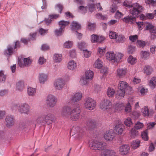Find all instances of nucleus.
I'll return each mask as SVG.
<instances>
[{
    "mask_svg": "<svg viewBox=\"0 0 156 156\" xmlns=\"http://www.w3.org/2000/svg\"><path fill=\"white\" fill-rule=\"evenodd\" d=\"M124 128V126L119 122L114 127V129L119 135H121L123 133Z\"/></svg>",
    "mask_w": 156,
    "mask_h": 156,
    "instance_id": "a211bd4d",
    "label": "nucleus"
},
{
    "mask_svg": "<svg viewBox=\"0 0 156 156\" xmlns=\"http://www.w3.org/2000/svg\"><path fill=\"white\" fill-rule=\"evenodd\" d=\"M81 25L76 22L73 21L71 25L70 28L73 30L77 31L81 28Z\"/></svg>",
    "mask_w": 156,
    "mask_h": 156,
    "instance_id": "393cba45",
    "label": "nucleus"
},
{
    "mask_svg": "<svg viewBox=\"0 0 156 156\" xmlns=\"http://www.w3.org/2000/svg\"><path fill=\"white\" fill-rule=\"evenodd\" d=\"M88 29L90 30H94L96 24L94 23H91L90 22H88Z\"/></svg>",
    "mask_w": 156,
    "mask_h": 156,
    "instance_id": "5fc2aeb1",
    "label": "nucleus"
},
{
    "mask_svg": "<svg viewBox=\"0 0 156 156\" xmlns=\"http://www.w3.org/2000/svg\"><path fill=\"white\" fill-rule=\"evenodd\" d=\"M78 47L81 50H84L87 46V44L84 42H81L78 44Z\"/></svg>",
    "mask_w": 156,
    "mask_h": 156,
    "instance_id": "4d7b16f0",
    "label": "nucleus"
},
{
    "mask_svg": "<svg viewBox=\"0 0 156 156\" xmlns=\"http://www.w3.org/2000/svg\"><path fill=\"white\" fill-rule=\"evenodd\" d=\"M134 128H132L131 131V136L132 137H134L138 134V132Z\"/></svg>",
    "mask_w": 156,
    "mask_h": 156,
    "instance_id": "69168bd1",
    "label": "nucleus"
},
{
    "mask_svg": "<svg viewBox=\"0 0 156 156\" xmlns=\"http://www.w3.org/2000/svg\"><path fill=\"white\" fill-rule=\"evenodd\" d=\"M89 80V79L86 78V77L83 76L80 79V82L81 85H85L87 84Z\"/></svg>",
    "mask_w": 156,
    "mask_h": 156,
    "instance_id": "79ce46f5",
    "label": "nucleus"
},
{
    "mask_svg": "<svg viewBox=\"0 0 156 156\" xmlns=\"http://www.w3.org/2000/svg\"><path fill=\"white\" fill-rule=\"evenodd\" d=\"M94 73L92 71L88 70L86 71L85 73L84 76L86 77V78L89 80H91L93 77Z\"/></svg>",
    "mask_w": 156,
    "mask_h": 156,
    "instance_id": "bb28decb",
    "label": "nucleus"
},
{
    "mask_svg": "<svg viewBox=\"0 0 156 156\" xmlns=\"http://www.w3.org/2000/svg\"><path fill=\"white\" fill-rule=\"evenodd\" d=\"M141 136L142 138L144 140H147L148 139V137L147 134V131L145 130L143 131L141 134Z\"/></svg>",
    "mask_w": 156,
    "mask_h": 156,
    "instance_id": "c03bdc74",
    "label": "nucleus"
},
{
    "mask_svg": "<svg viewBox=\"0 0 156 156\" xmlns=\"http://www.w3.org/2000/svg\"><path fill=\"white\" fill-rule=\"evenodd\" d=\"M6 125L7 127L13 125L14 123L15 119L14 117L11 115H7L5 118Z\"/></svg>",
    "mask_w": 156,
    "mask_h": 156,
    "instance_id": "f3484780",
    "label": "nucleus"
},
{
    "mask_svg": "<svg viewBox=\"0 0 156 156\" xmlns=\"http://www.w3.org/2000/svg\"><path fill=\"white\" fill-rule=\"evenodd\" d=\"M85 127L80 128L78 126H73L70 131L71 133L76 134V137L79 139L82 138L86 134Z\"/></svg>",
    "mask_w": 156,
    "mask_h": 156,
    "instance_id": "39448f33",
    "label": "nucleus"
},
{
    "mask_svg": "<svg viewBox=\"0 0 156 156\" xmlns=\"http://www.w3.org/2000/svg\"><path fill=\"white\" fill-rule=\"evenodd\" d=\"M141 57L144 59L148 58L150 53L148 51H141L140 53Z\"/></svg>",
    "mask_w": 156,
    "mask_h": 156,
    "instance_id": "c756f323",
    "label": "nucleus"
},
{
    "mask_svg": "<svg viewBox=\"0 0 156 156\" xmlns=\"http://www.w3.org/2000/svg\"><path fill=\"white\" fill-rule=\"evenodd\" d=\"M124 124L127 126H130L133 124L131 119L130 118L126 119L124 121Z\"/></svg>",
    "mask_w": 156,
    "mask_h": 156,
    "instance_id": "49530a36",
    "label": "nucleus"
},
{
    "mask_svg": "<svg viewBox=\"0 0 156 156\" xmlns=\"http://www.w3.org/2000/svg\"><path fill=\"white\" fill-rule=\"evenodd\" d=\"M26 86V85L25 84L23 81H19L16 83V89L19 91H21L25 88Z\"/></svg>",
    "mask_w": 156,
    "mask_h": 156,
    "instance_id": "412c9836",
    "label": "nucleus"
},
{
    "mask_svg": "<svg viewBox=\"0 0 156 156\" xmlns=\"http://www.w3.org/2000/svg\"><path fill=\"white\" fill-rule=\"evenodd\" d=\"M23 64L22 61L18 58V64L20 66L22 67L24 66H28L30 65L31 63V60L30 59L29 57L23 58Z\"/></svg>",
    "mask_w": 156,
    "mask_h": 156,
    "instance_id": "dca6fc26",
    "label": "nucleus"
},
{
    "mask_svg": "<svg viewBox=\"0 0 156 156\" xmlns=\"http://www.w3.org/2000/svg\"><path fill=\"white\" fill-rule=\"evenodd\" d=\"M140 115V114L139 112L134 111L132 112L131 116L133 117L134 119H136L139 117Z\"/></svg>",
    "mask_w": 156,
    "mask_h": 156,
    "instance_id": "bf43d9fd",
    "label": "nucleus"
},
{
    "mask_svg": "<svg viewBox=\"0 0 156 156\" xmlns=\"http://www.w3.org/2000/svg\"><path fill=\"white\" fill-rule=\"evenodd\" d=\"M91 41L93 43H96L99 41V36L96 34H93L91 36Z\"/></svg>",
    "mask_w": 156,
    "mask_h": 156,
    "instance_id": "a19ab883",
    "label": "nucleus"
},
{
    "mask_svg": "<svg viewBox=\"0 0 156 156\" xmlns=\"http://www.w3.org/2000/svg\"><path fill=\"white\" fill-rule=\"evenodd\" d=\"M62 60L61 54H55L54 56V61L55 62H60Z\"/></svg>",
    "mask_w": 156,
    "mask_h": 156,
    "instance_id": "473e14b6",
    "label": "nucleus"
},
{
    "mask_svg": "<svg viewBox=\"0 0 156 156\" xmlns=\"http://www.w3.org/2000/svg\"><path fill=\"white\" fill-rule=\"evenodd\" d=\"M142 112L144 116H148L149 115V108L148 106H145L142 110Z\"/></svg>",
    "mask_w": 156,
    "mask_h": 156,
    "instance_id": "4c0bfd02",
    "label": "nucleus"
},
{
    "mask_svg": "<svg viewBox=\"0 0 156 156\" xmlns=\"http://www.w3.org/2000/svg\"><path fill=\"white\" fill-rule=\"evenodd\" d=\"M21 44L19 41H17L15 42V45H9L7 49L4 52L5 55H10L14 52L16 51L17 49L20 47Z\"/></svg>",
    "mask_w": 156,
    "mask_h": 156,
    "instance_id": "423d86ee",
    "label": "nucleus"
},
{
    "mask_svg": "<svg viewBox=\"0 0 156 156\" xmlns=\"http://www.w3.org/2000/svg\"><path fill=\"white\" fill-rule=\"evenodd\" d=\"M57 101V98L55 96L50 94L47 97L46 103L48 106L50 108H53L55 105Z\"/></svg>",
    "mask_w": 156,
    "mask_h": 156,
    "instance_id": "9d476101",
    "label": "nucleus"
},
{
    "mask_svg": "<svg viewBox=\"0 0 156 156\" xmlns=\"http://www.w3.org/2000/svg\"><path fill=\"white\" fill-rule=\"evenodd\" d=\"M122 20L126 23L133 24L136 21V18L131 16H128L123 18Z\"/></svg>",
    "mask_w": 156,
    "mask_h": 156,
    "instance_id": "6ab92c4d",
    "label": "nucleus"
},
{
    "mask_svg": "<svg viewBox=\"0 0 156 156\" xmlns=\"http://www.w3.org/2000/svg\"><path fill=\"white\" fill-rule=\"evenodd\" d=\"M149 85L153 88H154L156 86V77H154L151 78L149 82Z\"/></svg>",
    "mask_w": 156,
    "mask_h": 156,
    "instance_id": "58836bf2",
    "label": "nucleus"
},
{
    "mask_svg": "<svg viewBox=\"0 0 156 156\" xmlns=\"http://www.w3.org/2000/svg\"><path fill=\"white\" fill-rule=\"evenodd\" d=\"M54 119V116L53 115L47 112H44L37 118L36 121L39 124L44 126L52 123Z\"/></svg>",
    "mask_w": 156,
    "mask_h": 156,
    "instance_id": "7ed1b4c3",
    "label": "nucleus"
},
{
    "mask_svg": "<svg viewBox=\"0 0 156 156\" xmlns=\"http://www.w3.org/2000/svg\"><path fill=\"white\" fill-rule=\"evenodd\" d=\"M105 48L102 49L99 48L98 49V54L99 57H101L103 55L105 54Z\"/></svg>",
    "mask_w": 156,
    "mask_h": 156,
    "instance_id": "603ef678",
    "label": "nucleus"
},
{
    "mask_svg": "<svg viewBox=\"0 0 156 156\" xmlns=\"http://www.w3.org/2000/svg\"><path fill=\"white\" fill-rule=\"evenodd\" d=\"M130 147L128 145L124 144L119 147V151L122 155L127 154L129 152Z\"/></svg>",
    "mask_w": 156,
    "mask_h": 156,
    "instance_id": "2eb2a0df",
    "label": "nucleus"
},
{
    "mask_svg": "<svg viewBox=\"0 0 156 156\" xmlns=\"http://www.w3.org/2000/svg\"><path fill=\"white\" fill-rule=\"evenodd\" d=\"M36 93L35 88L28 87L27 88V93L29 96H33Z\"/></svg>",
    "mask_w": 156,
    "mask_h": 156,
    "instance_id": "f704fd0d",
    "label": "nucleus"
},
{
    "mask_svg": "<svg viewBox=\"0 0 156 156\" xmlns=\"http://www.w3.org/2000/svg\"><path fill=\"white\" fill-rule=\"evenodd\" d=\"M48 75L47 74L43 73H40L39 80L40 83H44L47 80Z\"/></svg>",
    "mask_w": 156,
    "mask_h": 156,
    "instance_id": "5701e85b",
    "label": "nucleus"
},
{
    "mask_svg": "<svg viewBox=\"0 0 156 156\" xmlns=\"http://www.w3.org/2000/svg\"><path fill=\"white\" fill-rule=\"evenodd\" d=\"M89 12H92L95 9V5L93 3L89 4L87 5Z\"/></svg>",
    "mask_w": 156,
    "mask_h": 156,
    "instance_id": "8fccbe9b",
    "label": "nucleus"
},
{
    "mask_svg": "<svg viewBox=\"0 0 156 156\" xmlns=\"http://www.w3.org/2000/svg\"><path fill=\"white\" fill-rule=\"evenodd\" d=\"M144 72L147 75L151 74L153 71L152 67L150 66H146L144 69Z\"/></svg>",
    "mask_w": 156,
    "mask_h": 156,
    "instance_id": "2f4dec72",
    "label": "nucleus"
},
{
    "mask_svg": "<svg viewBox=\"0 0 156 156\" xmlns=\"http://www.w3.org/2000/svg\"><path fill=\"white\" fill-rule=\"evenodd\" d=\"M19 111L21 113L28 114L30 112L29 106L26 103L22 104L19 106Z\"/></svg>",
    "mask_w": 156,
    "mask_h": 156,
    "instance_id": "ddd939ff",
    "label": "nucleus"
},
{
    "mask_svg": "<svg viewBox=\"0 0 156 156\" xmlns=\"http://www.w3.org/2000/svg\"><path fill=\"white\" fill-rule=\"evenodd\" d=\"M132 7L133 8L130 10L131 14L135 18L138 17L140 12L142 11L143 7L137 3L133 4Z\"/></svg>",
    "mask_w": 156,
    "mask_h": 156,
    "instance_id": "6e6552de",
    "label": "nucleus"
},
{
    "mask_svg": "<svg viewBox=\"0 0 156 156\" xmlns=\"http://www.w3.org/2000/svg\"><path fill=\"white\" fill-rule=\"evenodd\" d=\"M82 94L80 92L76 93L73 96L70 101V105L76 106L77 102L80 101L82 98Z\"/></svg>",
    "mask_w": 156,
    "mask_h": 156,
    "instance_id": "9b49d317",
    "label": "nucleus"
},
{
    "mask_svg": "<svg viewBox=\"0 0 156 156\" xmlns=\"http://www.w3.org/2000/svg\"><path fill=\"white\" fill-rule=\"evenodd\" d=\"M65 85L64 80L62 79H58L55 80L54 86L55 89L60 90L62 89Z\"/></svg>",
    "mask_w": 156,
    "mask_h": 156,
    "instance_id": "4468645a",
    "label": "nucleus"
},
{
    "mask_svg": "<svg viewBox=\"0 0 156 156\" xmlns=\"http://www.w3.org/2000/svg\"><path fill=\"white\" fill-rule=\"evenodd\" d=\"M116 72L118 76L120 78L123 77L126 73V69L125 68H119L117 69Z\"/></svg>",
    "mask_w": 156,
    "mask_h": 156,
    "instance_id": "4be33fe9",
    "label": "nucleus"
},
{
    "mask_svg": "<svg viewBox=\"0 0 156 156\" xmlns=\"http://www.w3.org/2000/svg\"><path fill=\"white\" fill-rule=\"evenodd\" d=\"M94 65L96 68L98 69H100L102 66V62L100 61L99 58H98L97 60L95 61Z\"/></svg>",
    "mask_w": 156,
    "mask_h": 156,
    "instance_id": "a18cd8bd",
    "label": "nucleus"
},
{
    "mask_svg": "<svg viewBox=\"0 0 156 156\" xmlns=\"http://www.w3.org/2000/svg\"><path fill=\"white\" fill-rule=\"evenodd\" d=\"M136 60V59L131 55H130L128 59V62L132 65L135 63Z\"/></svg>",
    "mask_w": 156,
    "mask_h": 156,
    "instance_id": "09e8293b",
    "label": "nucleus"
},
{
    "mask_svg": "<svg viewBox=\"0 0 156 156\" xmlns=\"http://www.w3.org/2000/svg\"><path fill=\"white\" fill-rule=\"evenodd\" d=\"M115 134L112 129L106 131L104 136V138L107 141H111L115 137Z\"/></svg>",
    "mask_w": 156,
    "mask_h": 156,
    "instance_id": "f8f14e48",
    "label": "nucleus"
},
{
    "mask_svg": "<svg viewBox=\"0 0 156 156\" xmlns=\"http://www.w3.org/2000/svg\"><path fill=\"white\" fill-rule=\"evenodd\" d=\"M112 106V102L109 100L107 99H104L102 101L100 105V108L104 111L110 110Z\"/></svg>",
    "mask_w": 156,
    "mask_h": 156,
    "instance_id": "1a4fd4ad",
    "label": "nucleus"
},
{
    "mask_svg": "<svg viewBox=\"0 0 156 156\" xmlns=\"http://www.w3.org/2000/svg\"><path fill=\"white\" fill-rule=\"evenodd\" d=\"M106 58L109 60L114 62L115 58V55L113 52H108L106 55Z\"/></svg>",
    "mask_w": 156,
    "mask_h": 156,
    "instance_id": "b1692460",
    "label": "nucleus"
},
{
    "mask_svg": "<svg viewBox=\"0 0 156 156\" xmlns=\"http://www.w3.org/2000/svg\"><path fill=\"white\" fill-rule=\"evenodd\" d=\"M95 16L98 19L104 20L106 19V16H105L103 15L101 13H98L96 14Z\"/></svg>",
    "mask_w": 156,
    "mask_h": 156,
    "instance_id": "e2e57ef3",
    "label": "nucleus"
},
{
    "mask_svg": "<svg viewBox=\"0 0 156 156\" xmlns=\"http://www.w3.org/2000/svg\"><path fill=\"white\" fill-rule=\"evenodd\" d=\"M154 16V14L153 13H146V17L147 19H153Z\"/></svg>",
    "mask_w": 156,
    "mask_h": 156,
    "instance_id": "338daca9",
    "label": "nucleus"
},
{
    "mask_svg": "<svg viewBox=\"0 0 156 156\" xmlns=\"http://www.w3.org/2000/svg\"><path fill=\"white\" fill-rule=\"evenodd\" d=\"M84 55L85 57L88 58L90 56L91 52L88 51L87 50H83Z\"/></svg>",
    "mask_w": 156,
    "mask_h": 156,
    "instance_id": "774afa93",
    "label": "nucleus"
},
{
    "mask_svg": "<svg viewBox=\"0 0 156 156\" xmlns=\"http://www.w3.org/2000/svg\"><path fill=\"white\" fill-rule=\"evenodd\" d=\"M118 89L119 90L116 97L119 99L123 98L126 93L129 94L132 89L129 86L128 83L124 81H121L119 82Z\"/></svg>",
    "mask_w": 156,
    "mask_h": 156,
    "instance_id": "f03ea898",
    "label": "nucleus"
},
{
    "mask_svg": "<svg viewBox=\"0 0 156 156\" xmlns=\"http://www.w3.org/2000/svg\"><path fill=\"white\" fill-rule=\"evenodd\" d=\"M77 67V64L76 62L73 60L70 61L68 64V68L72 70H73Z\"/></svg>",
    "mask_w": 156,
    "mask_h": 156,
    "instance_id": "a878e982",
    "label": "nucleus"
},
{
    "mask_svg": "<svg viewBox=\"0 0 156 156\" xmlns=\"http://www.w3.org/2000/svg\"><path fill=\"white\" fill-rule=\"evenodd\" d=\"M64 31V30L62 29L59 28L58 29H56L55 31V34L57 36H59L61 35Z\"/></svg>",
    "mask_w": 156,
    "mask_h": 156,
    "instance_id": "13d9d810",
    "label": "nucleus"
},
{
    "mask_svg": "<svg viewBox=\"0 0 156 156\" xmlns=\"http://www.w3.org/2000/svg\"><path fill=\"white\" fill-rule=\"evenodd\" d=\"M80 110L79 105L76 106H66L63 107L62 112V115L71 120L76 121L80 118Z\"/></svg>",
    "mask_w": 156,
    "mask_h": 156,
    "instance_id": "f257e3e1",
    "label": "nucleus"
},
{
    "mask_svg": "<svg viewBox=\"0 0 156 156\" xmlns=\"http://www.w3.org/2000/svg\"><path fill=\"white\" fill-rule=\"evenodd\" d=\"M56 9H58V12L61 13L63 9V6L60 4H56L55 6Z\"/></svg>",
    "mask_w": 156,
    "mask_h": 156,
    "instance_id": "680f3d73",
    "label": "nucleus"
},
{
    "mask_svg": "<svg viewBox=\"0 0 156 156\" xmlns=\"http://www.w3.org/2000/svg\"><path fill=\"white\" fill-rule=\"evenodd\" d=\"M115 92V90L113 89L108 87L107 92V94L109 97H112L114 96Z\"/></svg>",
    "mask_w": 156,
    "mask_h": 156,
    "instance_id": "7c9ffc66",
    "label": "nucleus"
},
{
    "mask_svg": "<svg viewBox=\"0 0 156 156\" xmlns=\"http://www.w3.org/2000/svg\"><path fill=\"white\" fill-rule=\"evenodd\" d=\"M87 6L84 7L83 6H80L78 8V10L83 14H85L87 12Z\"/></svg>",
    "mask_w": 156,
    "mask_h": 156,
    "instance_id": "37998d69",
    "label": "nucleus"
},
{
    "mask_svg": "<svg viewBox=\"0 0 156 156\" xmlns=\"http://www.w3.org/2000/svg\"><path fill=\"white\" fill-rule=\"evenodd\" d=\"M137 46L140 48H144L145 45L144 41L141 40H138L136 43Z\"/></svg>",
    "mask_w": 156,
    "mask_h": 156,
    "instance_id": "864d4df0",
    "label": "nucleus"
},
{
    "mask_svg": "<svg viewBox=\"0 0 156 156\" xmlns=\"http://www.w3.org/2000/svg\"><path fill=\"white\" fill-rule=\"evenodd\" d=\"M69 24V22L64 21V20H61L58 23V24L60 26V28L64 30L65 27L68 25Z\"/></svg>",
    "mask_w": 156,
    "mask_h": 156,
    "instance_id": "c85d7f7f",
    "label": "nucleus"
},
{
    "mask_svg": "<svg viewBox=\"0 0 156 156\" xmlns=\"http://www.w3.org/2000/svg\"><path fill=\"white\" fill-rule=\"evenodd\" d=\"M89 144L91 149L95 150H103L106 148V144L105 143L98 142L97 140L90 141Z\"/></svg>",
    "mask_w": 156,
    "mask_h": 156,
    "instance_id": "20e7f679",
    "label": "nucleus"
},
{
    "mask_svg": "<svg viewBox=\"0 0 156 156\" xmlns=\"http://www.w3.org/2000/svg\"><path fill=\"white\" fill-rule=\"evenodd\" d=\"M116 153L113 150L107 149L102 153L101 156H116Z\"/></svg>",
    "mask_w": 156,
    "mask_h": 156,
    "instance_id": "aec40b11",
    "label": "nucleus"
},
{
    "mask_svg": "<svg viewBox=\"0 0 156 156\" xmlns=\"http://www.w3.org/2000/svg\"><path fill=\"white\" fill-rule=\"evenodd\" d=\"M109 36L111 38L116 39L117 36V34H116L114 32L111 31L109 33Z\"/></svg>",
    "mask_w": 156,
    "mask_h": 156,
    "instance_id": "0e129e2a",
    "label": "nucleus"
},
{
    "mask_svg": "<svg viewBox=\"0 0 156 156\" xmlns=\"http://www.w3.org/2000/svg\"><path fill=\"white\" fill-rule=\"evenodd\" d=\"M6 79V75L3 73V71H0V83L2 82H4Z\"/></svg>",
    "mask_w": 156,
    "mask_h": 156,
    "instance_id": "6e6d98bb",
    "label": "nucleus"
},
{
    "mask_svg": "<svg viewBox=\"0 0 156 156\" xmlns=\"http://www.w3.org/2000/svg\"><path fill=\"white\" fill-rule=\"evenodd\" d=\"M73 42L70 41H68L66 42L64 44V47L66 48H70L72 47Z\"/></svg>",
    "mask_w": 156,
    "mask_h": 156,
    "instance_id": "3c124183",
    "label": "nucleus"
},
{
    "mask_svg": "<svg viewBox=\"0 0 156 156\" xmlns=\"http://www.w3.org/2000/svg\"><path fill=\"white\" fill-rule=\"evenodd\" d=\"M84 105L86 109L92 110L95 108L96 103L94 99L88 97L84 99Z\"/></svg>",
    "mask_w": 156,
    "mask_h": 156,
    "instance_id": "0eeeda50",
    "label": "nucleus"
},
{
    "mask_svg": "<svg viewBox=\"0 0 156 156\" xmlns=\"http://www.w3.org/2000/svg\"><path fill=\"white\" fill-rule=\"evenodd\" d=\"M123 56V54L121 53H117L115 55V58L114 61V62L117 63L119 62L120 60L122 59Z\"/></svg>",
    "mask_w": 156,
    "mask_h": 156,
    "instance_id": "e433bc0d",
    "label": "nucleus"
},
{
    "mask_svg": "<svg viewBox=\"0 0 156 156\" xmlns=\"http://www.w3.org/2000/svg\"><path fill=\"white\" fill-rule=\"evenodd\" d=\"M119 43H123L125 41L126 39L125 37L122 35H117V36L115 39Z\"/></svg>",
    "mask_w": 156,
    "mask_h": 156,
    "instance_id": "72a5a7b5",
    "label": "nucleus"
},
{
    "mask_svg": "<svg viewBox=\"0 0 156 156\" xmlns=\"http://www.w3.org/2000/svg\"><path fill=\"white\" fill-rule=\"evenodd\" d=\"M131 106L129 103L127 104L125 108V111L127 113H129L131 112Z\"/></svg>",
    "mask_w": 156,
    "mask_h": 156,
    "instance_id": "052dcab7",
    "label": "nucleus"
},
{
    "mask_svg": "<svg viewBox=\"0 0 156 156\" xmlns=\"http://www.w3.org/2000/svg\"><path fill=\"white\" fill-rule=\"evenodd\" d=\"M124 105L123 103L117 104L115 106V110L121 111L123 109Z\"/></svg>",
    "mask_w": 156,
    "mask_h": 156,
    "instance_id": "ea45409f",
    "label": "nucleus"
},
{
    "mask_svg": "<svg viewBox=\"0 0 156 156\" xmlns=\"http://www.w3.org/2000/svg\"><path fill=\"white\" fill-rule=\"evenodd\" d=\"M144 126L143 123L139 121H137L135 124L134 128L136 129H139L143 128Z\"/></svg>",
    "mask_w": 156,
    "mask_h": 156,
    "instance_id": "de8ad7c7",
    "label": "nucleus"
},
{
    "mask_svg": "<svg viewBox=\"0 0 156 156\" xmlns=\"http://www.w3.org/2000/svg\"><path fill=\"white\" fill-rule=\"evenodd\" d=\"M97 125V122L94 119H91L87 122V126L91 129L94 128Z\"/></svg>",
    "mask_w": 156,
    "mask_h": 156,
    "instance_id": "cd10ccee",
    "label": "nucleus"
},
{
    "mask_svg": "<svg viewBox=\"0 0 156 156\" xmlns=\"http://www.w3.org/2000/svg\"><path fill=\"white\" fill-rule=\"evenodd\" d=\"M140 141L139 140H136L133 141L132 144V147L134 149H136L140 146Z\"/></svg>",
    "mask_w": 156,
    "mask_h": 156,
    "instance_id": "c9c22d12",
    "label": "nucleus"
}]
</instances>
